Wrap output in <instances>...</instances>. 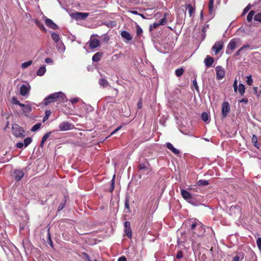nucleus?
<instances>
[{
  "instance_id": "obj_1",
  "label": "nucleus",
  "mask_w": 261,
  "mask_h": 261,
  "mask_svg": "<svg viewBox=\"0 0 261 261\" xmlns=\"http://www.w3.org/2000/svg\"><path fill=\"white\" fill-rule=\"evenodd\" d=\"M191 235L195 237V236L199 237L204 233L205 228L203 225L200 223H193L190 227Z\"/></svg>"
},
{
  "instance_id": "obj_2",
  "label": "nucleus",
  "mask_w": 261,
  "mask_h": 261,
  "mask_svg": "<svg viewBox=\"0 0 261 261\" xmlns=\"http://www.w3.org/2000/svg\"><path fill=\"white\" fill-rule=\"evenodd\" d=\"M50 34L59 52L64 51L65 49V46L61 40L60 34L55 32H50Z\"/></svg>"
},
{
  "instance_id": "obj_3",
  "label": "nucleus",
  "mask_w": 261,
  "mask_h": 261,
  "mask_svg": "<svg viewBox=\"0 0 261 261\" xmlns=\"http://www.w3.org/2000/svg\"><path fill=\"white\" fill-rule=\"evenodd\" d=\"M181 195L182 198L188 203L193 205L197 204V201L195 198V196L193 195L191 193L185 189L181 190Z\"/></svg>"
},
{
  "instance_id": "obj_4",
  "label": "nucleus",
  "mask_w": 261,
  "mask_h": 261,
  "mask_svg": "<svg viewBox=\"0 0 261 261\" xmlns=\"http://www.w3.org/2000/svg\"><path fill=\"white\" fill-rule=\"evenodd\" d=\"M13 135L16 138H23L25 137L24 130L17 124H13L12 126Z\"/></svg>"
},
{
  "instance_id": "obj_5",
  "label": "nucleus",
  "mask_w": 261,
  "mask_h": 261,
  "mask_svg": "<svg viewBox=\"0 0 261 261\" xmlns=\"http://www.w3.org/2000/svg\"><path fill=\"white\" fill-rule=\"evenodd\" d=\"M239 41V39L233 38L231 39L227 45L226 50V54L230 55L237 47V43Z\"/></svg>"
},
{
  "instance_id": "obj_6",
  "label": "nucleus",
  "mask_w": 261,
  "mask_h": 261,
  "mask_svg": "<svg viewBox=\"0 0 261 261\" xmlns=\"http://www.w3.org/2000/svg\"><path fill=\"white\" fill-rule=\"evenodd\" d=\"M64 94L62 92H58L50 94V102L58 101L61 102L63 101Z\"/></svg>"
},
{
  "instance_id": "obj_7",
  "label": "nucleus",
  "mask_w": 261,
  "mask_h": 261,
  "mask_svg": "<svg viewBox=\"0 0 261 261\" xmlns=\"http://www.w3.org/2000/svg\"><path fill=\"white\" fill-rule=\"evenodd\" d=\"M74 125L72 123L67 121H64L59 125V128L62 131L70 130L74 128Z\"/></svg>"
},
{
  "instance_id": "obj_8",
  "label": "nucleus",
  "mask_w": 261,
  "mask_h": 261,
  "mask_svg": "<svg viewBox=\"0 0 261 261\" xmlns=\"http://www.w3.org/2000/svg\"><path fill=\"white\" fill-rule=\"evenodd\" d=\"M89 15V13L75 12L73 13L71 15V16L76 20H84L86 19Z\"/></svg>"
},
{
  "instance_id": "obj_9",
  "label": "nucleus",
  "mask_w": 261,
  "mask_h": 261,
  "mask_svg": "<svg viewBox=\"0 0 261 261\" xmlns=\"http://www.w3.org/2000/svg\"><path fill=\"white\" fill-rule=\"evenodd\" d=\"M12 176L15 181H19L24 176V173L21 170L15 169L13 172Z\"/></svg>"
},
{
  "instance_id": "obj_10",
  "label": "nucleus",
  "mask_w": 261,
  "mask_h": 261,
  "mask_svg": "<svg viewBox=\"0 0 261 261\" xmlns=\"http://www.w3.org/2000/svg\"><path fill=\"white\" fill-rule=\"evenodd\" d=\"M230 110L229 104L227 101H224L222 105V115L223 118L227 116Z\"/></svg>"
},
{
  "instance_id": "obj_11",
  "label": "nucleus",
  "mask_w": 261,
  "mask_h": 261,
  "mask_svg": "<svg viewBox=\"0 0 261 261\" xmlns=\"http://www.w3.org/2000/svg\"><path fill=\"white\" fill-rule=\"evenodd\" d=\"M217 79L221 80L225 76V71L221 66H218L216 67Z\"/></svg>"
},
{
  "instance_id": "obj_12",
  "label": "nucleus",
  "mask_w": 261,
  "mask_h": 261,
  "mask_svg": "<svg viewBox=\"0 0 261 261\" xmlns=\"http://www.w3.org/2000/svg\"><path fill=\"white\" fill-rule=\"evenodd\" d=\"M124 228L126 235L128 238H131L132 237V228L130 226V223L128 221H125L124 222Z\"/></svg>"
},
{
  "instance_id": "obj_13",
  "label": "nucleus",
  "mask_w": 261,
  "mask_h": 261,
  "mask_svg": "<svg viewBox=\"0 0 261 261\" xmlns=\"http://www.w3.org/2000/svg\"><path fill=\"white\" fill-rule=\"evenodd\" d=\"M223 43V41L216 42L212 47V50H214L215 53L217 54L223 48L224 46Z\"/></svg>"
},
{
  "instance_id": "obj_14",
  "label": "nucleus",
  "mask_w": 261,
  "mask_h": 261,
  "mask_svg": "<svg viewBox=\"0 0 261 261\" xmlns=\"http://www.w3.org/2000/svg\"><path fill=\"white\" fill-rule=\"evenodd\" d=\"M100 45V41L97 39H91L89 41V46L91 49H94Z\"/></svg>"
},
{
  "instance_id": "obj_15",
  "label": "nucleus",
  "mask_w": 261,
  "mask_h": 261,
  "mask_svg": "<svg viewBox=\"0 0 261 261\" xmlns=\"http://www.w3.org/2000/svg\"><path fill=\"white\" fill-rule=\"evenodd\" d=\"M185 8L186 10L188 11L189 16L191 17L195 11V7H193L191 4H188L185 5Z\"/></svg>"
},
{
  "instance_id": "obj_16",
  "label": "nucleus",
  "mask_w": 261,
  "mask_h": 261,
  "mask_svg": "<svg viewBox=\"0 0 261 261\" xmlns=\"http://www.w3.org/2000/svg\"><path fill=\"white\" fill-rule=\"evenodd\" d=\"M214 62L213 58L210 56H207L206 58L204 59V64L207 67H211Z\"/></svg>"
},
{
  "instance_id": "obj_17",
  "label": "nucleus",
  "mask_w": 261,
  "mask_h": 261,
  "mask_svg": "<svg viewBox=\"0 0 261 261\" xmlns=\"http://www.w3.org/2000/svg\"><path fill=\"white\" fill-rule=\"evenodd\" d=\"M121 36L122 38L125 39L126 41H129L133 38L130 34L126 31H122L121 33Z\"/></svg>"
},
{
  "instance_id": "obj_18",
  "label": "nucleus",
  "mask_w": 261,
  "mask_h": 261,
  "mask_svg": "<svg viewBox=\"0 0 261 261\" xmlns=\"http://www.w3.org/2000/svg\"><path fill=\"white\" fill-rule=\"evenodd\" d=\"M67 198L65 195H64L61 199V201L59 206L58 207V212L61 211L65 206L66 203Z\"/></svg>"
},
{
  "instance_id": "obj_19",
  "label": "nucleus",
  "mask_w": 261,
  "mask_h": 261,
  "mask_svg": "<svg viewBox=\"0 0 261 261\" xmlns=\"http://www.w3.org/2000/svg\"><path fill=\"white\" fill-rule=\"evenodd\" d=\"M29 90L27 86L22 85L20 89V94L22 96H25L29 93Z\"/></svg>"
},
{
  "instance_id": "obj_20",
  "label": "nucleus",
  "mask_w": 261,
  "mask_h": 261,
  "mask_svg": "<svg viewBox=\"0 0 261 261\" xmlns=\"http://www.w3.org/2000/svg\"><path fill=\"white\" fill-rule=\"evenodd\" d=\"M166 147L168 149L170 150L175 154H178L179 153V151L178 149L175 148L172 145V144H171L170 143H166Z\"/></svg>"
},
{
  "instance_id": "obj_21",
  "label": "nucleus",
  "mask_w": 261,
  "mask_h": 261,
  "mask_svg": "<svg viewBox=\"0 0 261 261\" xmlns=\"http://www.w3.org/2000/svg\"><path fill=\"white\" fill-rule=\"evenodd\" d=\"M147 165H149V163L146 160V159H145L144 162L143 163H140L138 166V168L139 170H147Z\"/></svg>"
},
{
  "instance_id": "obj_22",
  "label": "nucleus",
  "mask_w": 261,
  "mask_h": 261,
  "mask_svg": "<svg viewBox=\"0 0 261 261\" xmlns=\"http://www.w3.org/2000/svg\"><path fill=\"white\" fill-rule=\"evenodd\" d=\"M22 107V111L25 114H29L32 111V107L30 105L23 104Z\"/></svg>"
},
{
  "instance_id": "obj_23",
  "label": "nucleus",
  "mask_w": 261,
  "mask_h": 261,
  "mask_svg": "<svg viewBox=\"0 0 261 261\" xmlns=\"http://www.w3.org/2000/svg\"><path fill=\"white\" fill-rule=\"evenodd\" d=\"M214 0H210L208 2V10L209 13L211 15L214 14L215 12V9L214 7Z\"/></svg>"
},
{
  "instance_id": "obj_24",
  "label": "nucleus",
  "mask_w": 261,
  "mask_h": 261,
  "mask_svg": "<svg viewBox=\"0 0 261 261\" xmlns=\"http://www.w3.org/2000/svg\"><path fill=\"white\" fill-rule=\"evenodd\" d=\"M124 207L125 212L129 213L130 212V210L129 208V199L128 197H126L125 199Z\"/></svg>"
},
{
  "instance_id": "obj_25",
  "label": "nucleus",
  "mask_w": 261,
  "mask_h": 261,
  "mask_svg": "<svg viewBox=\"0 0 261 261\" xmlns=\"http://www.w3.org/2000/svg\"><path fill=\"white\" fill-rule=\"evenodd\" d=\"M102 55V53L101 52H98L95 54L92 57V61L93 62H98L100 60L101 57Z\"/></svg>"
},
{
  "instance_id": "obj_26",
  "label": "nucleus",
  "mask_w": 261,
  "mask_h": 261,
  "mask_svg": "<svg viewBox=\"0 0 261 261\" xmlns=\"http://www.w3.org/2000/svg\"><path fill=\"white\" fill-rule=\"evenodd\" d=\"M98 83L103 88H106L109 85L108 81L103 78L100 79L98 81Z\"/></svg>"
},
{
  "instance_id": "obj_27",
  "label": "nucleus",
  "mask_w": 261,
  "mask_h": 261,
  "mask_svg": "<svg viewBox=\"0 0 261 261\" xmlns=\"http://www.w3.org/2000/svg\"><path fill=\"white\" fill-rule=\"evenodd\" d=\"M209 184V182L206 180H199L197 181V185L195 186H206Z\"/></svg>"
},
{
  "instance_id": "obj_28",
  "label": "nucleus",
  "mask_w": 261,
  "mask_h": 261,
  "mask_svg": "<svg viewBox=\"0 0 261 261\" xmlns=\"http://www.w3.org/2000/svg\"><path fill=\"white\" fill-rule=\"evenodd\" d=\"M115 175H114L113 178L111 180V185L109 189V191L111 193H112L113 191L114 190L115 188Z\"/></svg>"
},
{
  "instance_id": "obj_29",
  "label": "nucleus",
  "mask_w": 261,
  "mask_h": 261,
  "mask_svg": "<svg viewBox=\"0 0 261 261\" xmlns=\"http://www.w3.org/2000/svg\"><path fill=\"white\" fill-rule=\"evenodd\" d=\"M245 87L243 84H240L239 85L238 91L241 96H243L245 93Z\"/></svg>"
},
{
  "instance_id": "obj_30",
  "label": "nucleus",
  "mask_w": 261,
  "mask_h": 261,
  "mask_svg": "<svg viewBox=\"0 0 261 261\" xmlns=\"http://www.w3.org/2000/svg\"><path fill=\"white\" fill-rule=\"evenodd\" d=\"M252 143L253 145L257 148H259V145L257 142V138L255 135H253L252 137Z\"/></svg>"
},
{
  "instance_id": "obj_31",
  "label": "nucleus",
  "mask_w": 261,
  "mask_h": 261,
  "mask_svg": "<svg viewBox=\"0 0 261 261\" xmlns=\"http://www.w3.org/2000/svg\"><path fill=\"white\" fill-rule=\"evenodd\" d=\"M46 71V68L44 66H42L40 67L37 72V75L38 76L43 75Z\"/></svg>"
},
{
  "instance_id": "obj_32",
  "label": "nucleus",
  "mask_w": 261,
  "mask_h": 261,
  "mask_svg": "<svg viewBox=\"0 0 261 261\" xmlns=\"http://www.w3.org/2000/svg\"><path fill=\"white\" fill-rule=\"evenodd\" d=\"M34 21L36 25H37L40 29V30H41L43 31H46L43 24L41 22H40L38 19H35Z\"/></svg>"
},
{
  "instance_id": "obj_33",
  "label": "nucleus",
  "mask_w": 261,
  "mask_h": 261,
  "mask_svg": "<svg viewBox=\"0 0 261 261\" xmlns=\"http://www.w3.org/2000/svg\"><path fill=\"white\" fill-rule=\"evenodd\" d=\"M105 24L109 28H113V27L116 26L117 23L115 21L110 20V21L105 23Z\"/></svg>"
},
{
  "instance_id": "obj_34",
  "label": "nucleus",
  "mask_w": 261,
  "mask_h": 261,
  "mask_svg": "<svg viewBox=\"0 0 261 261\" xmlns=\"http://www.w3.org/2000/svg\"><path fill=\"white\" fill-rule=\"evenodd\" d=\"M184 69L181 67L175 70V74L177 77L180 76L184 73Z\"/></svg>"
},
{
  "instance_id": "obj_35",
  "label": "nucleus",
  "mask_w": 261,
  "mask_h": 261,
  "mask_svg": "<svg viewBox=\"0 0 261 261\" xmlns=\"http://www.w3.org/2000/svg\"><path fill=\"white\" fill-rule=\"evenodd\" d=\"M201 118L203 121L206 122L208 120V115L206 112H203L201 114Z\"/></svg>"
},
{
  "instance_id": "obj_36",
  "label": "nucleus",
  "mask_w": 261,
  "mask_h": 261,
  "mask_svg": "<svg viewBox=\"0 0 261 261\" xmlns=\"http://www.w3.org/2000/svg\"><path fill=\"white\" fill-rule=\"evenodd\" d=\"M250 45H243L242 47H241L237 51L236 53V56H239L240 55V53L242 50H243L245 48H249Z\"/></svg>"
},
{
  "instance_id": "obj_37",
  "label": "nucleus",
  "mask_w": 261,
  "mask_h": 261,
  "mask_svg": "<svg viewBox=\"0 0 261 261\" xmlns=\"http://www.w3.org/2000/svg\"><path fill=\"white\" fill-rule=\"evenodd\" d=\"M32 142V139L31 137L27 138L24 140V147H27Z\"/></svg>"
},
{
  "instance_id": "obj_38",
  "label": "nucleus",
  "mask_w": 261,
  "mask_h": 261,
  "mask_svg": "<svg viewBox=\"0 0 261 261\" xmlns=\"http://www.w3.org/2000/svg\"><path fill=\"white\" fill-rule=\"evenodd\" d=\"M255 12L253 10L251 11L247 16V19L248 21L250 22L252 20L253 15H254Z\"/></svg>"
},
{
  "instance_id": "obj_39",
  "label": "nucleus",
  "mask_w": 261,
  "mask_h": 261,
  "mask_svg": "<svg viewBox=\"0 0 261 261\" xmlns=\"http://www.w3.org/2000/svg\"><path fill=\"white\" fill-rule=\"evenodd\" d=\"M32 63V61H29L28 62H24L21 64V67L22 68L24 69L31 65Z\"/></svg>"
},
{
  "instance_id": "obj_40",
  "label": "nucleus",
  "mask_w": 261,
  "mask_h": 261,
  "mask_svg": "<svg viewBox=\"0 0 261 261\" xmlns=\"http://www.w3.org/2000/svg\"><path fill=\"white\" fill-rule=\"evenodd\" d=\"M50 29L53 30H58L59 29L58 26L54 22L53 20L50 19Z\"/></svg>"
},
{
  "instance_id": "obj_41",
  "label": "nucleus",
  "mask_w": 261,
  "mask_h": 261,
  "mask_svg": "<svg viewBox=\"0 0 261 261\" xmlns=\"http://www.w3.org/2000/svg\"><path fill=\"white\" fill-rule=\"evenodd\" d=\"M41 123H37L35 125H34L31 128V130L32 132H35L37 130H38L40 127H41Z\"/></svg>"
},
{
  "instance_id": "obj_42",
  "label": "nucleus",
  "mask_w": 261,
  "mask_h": 261,
  "mask_svg": "<svg viewBox=\"0 0 261 261\" xmlns=\"http://www.w3.org/2000/svg\"><path fill=\"white\" fill-rule=\"evenodd\" d=\"M12 103L15 105H19V106H23V103L19 102L17 98L15 97L12 98Z\"/></svg>"
},
{
  "instance_id": "obj_43",
  "label": "nucleus",
  "mask_w": 261,
  "mask_h": 261,
  "mask_svg": "<svg viewBox=\"0 0 261 261\" xmlns=\"http://www.w3.org/2000/svg\"><path fill=\"white\" fill-rule=\"evenodd\" d=\"M49 104V95L47 96L44 99V101L40 103L41 107L43 106H47Z\"/></svg>"
},
{
  "instance_id": "obj_44",
  "label": "nucleus",
  "mask_w": 261,
  "mask_h": 261,
  "mask_svg": "<svg viewBox=\"0 0 261 261\" xmlns=\"http://www.w3.org/2000/svg\"><path fill=\"white\" fill-rule=\"evenodd\" d=\"M254 19L256 21L261 22V13H257L254 16Z\"/></svg>"
},
{
  "instance_id": "obj_45",
  "label": "nucleus",
  "mask_w": 261,
  "mask_h": 261,
  "mask_svg": "<svg viewBox=\"0 0 261 261\" xmlns=\"http://www.w3.org/2000/svg\"><path fill=\"white\" fill-rule=\"evenodd\" d=\"M160 25V23L157 22H154L152 25H150L149 27V31H152L153 30V28L155 29L157 27H158Z\"/></svg>"
},
{
  "instance_id": "obj_46",
  "label": "nucleus",
  "mask_w": 261,
  "mask_h": 261,
  "mask_svg": "<svg viewBox=\"0 0 261 261\" xmlns=\"http://www.w3.org/2000/svg\"><path fill=\"white\" fill-rule=\"evenodd\" d=\"M247 83L248 85L249 86H251L253 84V80L251 78V75H249V76H247Z\"/></svg>"
},
{
  "instance_id": "obj_47",
  "label": "nucleus",
  "mask_w": 261,
  "mask_h": 261,
  "mask_svg": "<svg viewBox=\"0 0 261 261\" xmlns=\"http://www.w3.org/2000/svg\"><path fill=\"white\" fill-rule=\"evenodd\" d=\"M49 137V133H46L42 137L41 140L42 144H44V142L46 141L47 139Z\"/></svg>"
},
{
  "instance_id": "obj_48",
  "label": "nucleus",
  "mask_w": 261,
  "mask_h": 261,
  "mask_svg": "<svg viewBox=\"0 0 261 261\" xmlns=\"http://www.w3.org/2000/svg\"><path fill=\"white\" fill-rule=\"evenodd\" d=\"M256 244L259 249L261 251V238H258L256 240Z\"/></svg>"
},
{
  "instance_id": "obj_49",
  "label": "nucleus",
  "mask_w": 261,
  "mask_h": 261,
  "mask_svg": "<svg viewBox=\"0 0 261 261\" xmlns=\"http://www.w3.org/2000/svg\"><path fill=\"white\" fill-rule=\"evenodd\" d=\"M183 257V253L181 250L177 252L176 257L177 259H180Z\"/></svg>"
},
{
  "instance_id": "obj_50",
  "label": "nucleus",
  "mask_w": 261,
  "mask_h": 261,
  "mask_svg": "<svg viewBox=\"0 0 261 261\" xmlns=\"http://www.w3.org/2000/svg\"><path fill=\"white\" fill-rule=\"evenodd\" d=\"M166 23V18L165 16H164V18H162L160 21H159V23H160V25H164Z\"/></svg>"
},
{
  "instance_id": "obj_51",
  "label": "nucleus",
  "mask_w": 261,
  "mask_h": 261,
  "mask_svg": "<svg viewBox=\"0 0 261 261\" xmlns=\"http://www.w3.org/2000/svg\"><path fill=\"white\" fill-rule=\"evenodd\" d=\"M251 8V5L249 4L243 10V14L246 13Z\"/></svg>"
},
{
  "instance_id": "obj_52",
  "label": "nucleus",
  "mask_w": 261,
  "mask_h": 261,
  "mask_svg": "<svg viewBox=\"0 0 261 261\" xmlns=\"http://www.w3.org/2000/svg\"><path fill=\"white\" fill-rule=\"evenodd\" d=\"M143 32V31L142 30V29L139 27V26H137V34L138 35H140Z\"/></svg>"
},
{
  "instance_id": "obj_53",
  "label": "nucleus",
  "mask_w": 261,
  "mask_h": 261,
  "mask_svg": "<svg viewBox=\"0 0 261 261\" xmlns=\"http://www.w3.org/2000/svg\"><path fill=\"white\" fill-rule=\"evenodd\" d=\"M193 86H194V87L195 88L196 90L197 91H198V84H197V82L196 81V79H194L193 81Z\"/></svg>"
},
{
  "instance_id": "obj_54",
  "label": "nucleus",
  "mask_w": 261,
  "mask_h": 261,
  "mask_svg": "<svg viewBox=\"0 0 261 261\" xmlns=\"http://www.w3.org/2000/svg\"><path fill=\"white\" fill-rule=\"evenodd\" d=\"M24 144L22 142H18L16 144V147L18 148H22L23 147Z\"/></svg>"
},
{
  "instance_id": "obj_55",
  "label": "nucleus",
  "mask_w": 261,
  "mask_h": 261,
  "mask_svg": "<svg viewBox=\"0 0 261 261\" xmlns=\"http://www.w3.org/2000/svg\"><path fill=\"white\" fill-rule=\"evenodd\" d=\"M49 117V110H46L45 111V116L43 118V121H45L46 120L48 119Z\"/></svg>"
},
{
  "instance_id": "obj_56",
  "label": "nucleus",
  "mask_w": 261,
  "mask_h": 261,
  "mask_svg": "<svg viewBox=\"0 0 261 261\" xmlns=\"http://www.w3.org/2000/svg\"><path fill=\"white\" fill-rule=\"evenodd\" d=\"M79 100V98H74L73 99H71L70 101L72 104H75L77 103Z\"/></svg>"
},
{
  "instance_id": "obj_57",
  "label": "nucleus",
  "mask_w": 261,
  "mask_h": 261,
  "mask_svg": "<svg viewBox=\"0 0 261 261\" xmlns=\"http://www.w3.org/2000/svg\"><path fill=\"white\" fill-rule=\"evenodd\" d=\"M233 88H234V91L235 92H236L237 91V89H238L237 81L236 80H235L234 81V83H233Z\"/></svg>"
},
{
  "instance_id": "obj_58",
  "label": "nucleus",
  "mask_w": 261,
  "mask_h": 261,
  "mask_svg": "<svg viewBox=\"0 0 261 261\" xmlns=\"http://www.w3.org/2000/svg\"><path fill=\"white\" fill-rule=\"evenodd\" d=\"M137 108L139 109H142V100L141 99H140V101H139V102L138 103Z\"/></svg>"
},
{
  "instance_id": "obj_59",
  "label": "nucleus",
  "mask_w": 261,
  "mask_h": 261,
  "mask_svg": "<svg viewBox=\"0 0 261 261\" xmlns=\"http://www.w3.org/2000/svg\"><path fill=\"white\" fill-rule=\"evenodd\" d=\"M121 128V126H120L118 127H117L116 129H115L111 134V135L114 134L116 133L117 131H118L120 128Z\"/></svg>"
},
{
  "instance_id": "obj_60",
  "label": "nucleus",
  "mask_w": 261,
  "mask_h": 261,
  "mask_svg": "<svg viewBox=\"0 0 261 261\" xmlns=\"http://www.w3.org/2000/svg\"><path fill=\"white\" fill-rule=\"evenodd\" d=\"M47 229V234H46V241H49V227H48V225L46 226V228Z\"/></svg>"
},
{
  "instance_id": "obj_61",
  "label": "nucleus",
  "mask_w": 261,
  "mask_h": 261,
  "mask_svg": "<svg viewBox=\"0 0 261 261\" xmlns=\"http://www.w3.org/2000/svg\"><path fill=\"white\" fill-rule=\"evenodd\" d=\"M83 254L84 255L85 258L87 259V261L90 260V256L88 255V254L87 253L84 252V253H83Z\"/></svg>"
},
{
  "instance_id": "obj_62",
  "label": "nucleus",
  "mask_w": 261,
  "mask_h": 261,
  "mask_svg": "<svg viewBox=\"0 0 261 261\" xmlns=\"http://www.w3.org/2000/svg\"><path fill=\"white\" fill-rule=\"evenodd\" d=\"M239 102H244V103H247L248 102V99L247 98H242V99H241L240 100H239Z\"/></svg>"
},
{
  "instance_id": "obj_63",
  "label": "nucleus",
  "mask_w": 261,
  "mask_h": 261,
  "mask_svg": "<svg viewBox=\"0 0 261 261\" xmlns=\"http://www.w3.org/2000/svg\"><path fill=\"white\" fill-rule=\"evenodd\" d=\"M239 259H240V256L239 255H236L235 256L233 259H232V261H239Z\"/></svg>"
},
{
  "instance_id": "obj_64",
  "label": "nucleus",
  "mask_w": 261,
  "mask_h": 261,
  "mask_svg": "<svg viewBox=\"0 0 261 261\" xmlns=\"http://www.w3.org/2000/svg\"><path fill=\"white\" fill-rule=\"evenodd\" d=\"M118 261H126V258L125 256H121L119 258Z\"/></svg>"
}]
</instances>
